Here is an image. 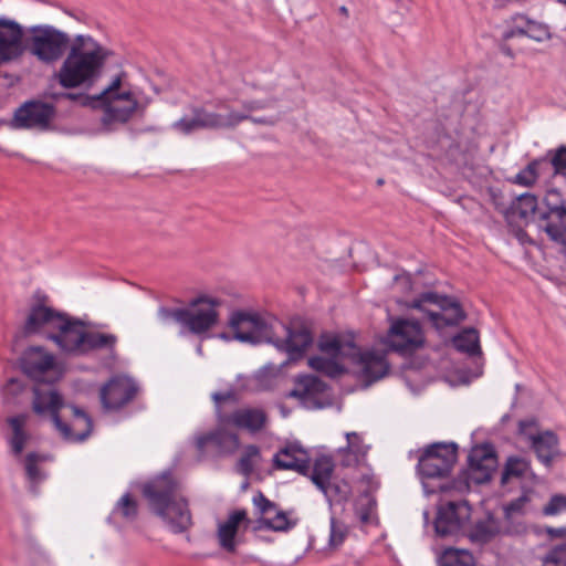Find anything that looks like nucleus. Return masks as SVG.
<instances>
[{
	"mask_svg": "<svg viewBox=\"0 0 566 566\" xmlns=\"http://www.w3.org/2000/svg\"><path fill=\"white\" fill-rule=\"evenodd\" d=\"M300 384L307 387L303 394V408L318 410L332 406V397L327 394L328 386L321 378L314 375L300 376Z\"/></svg>",
	"mask_w": 566,
	"mask_h": 566,
	"instance_id": "c85d7f7f",
	"label": "nucleus"
},
{
	"mask_svg": "<svg viewBox=\"0 0 566 566\" xmlns=\"http://www.w3.org/2000/svg\"><path fill=\"white\" fill-rule=\"evenodd\" d=\"M238 447V434L220 428L196 438L198 460L200 461L232 453Z\"/></svg>",
	"mask_w": 566,
	"mask_h": 566,
	"instance_id": "6ab92c4d",
	"label": "nucleus"
},
{
	"mask_svg": "<svg viewBox=\"0 0 566 566\" xmlns=\"http://www.w3.org/2000/svg\"><path fill=\"white\" fill-rule=\"evenodd\" d=\"M20 368L36 384L53 385L60 377L54 355L41 346H31L22 353Z\"/></svg>",
	"mask_w": 566,
	"mask_h": 566,
	"instance_id": "9b49d317",
	"label": "nucleus"
},
{
	"mask_svg": "<svg viewBox=\"0 0 566 566\" xmlns=\"http://www.w3.org/2000/svg\"><path fill=\"white\" fill-rule=\"evenodd\" d=\"M518 434L523 436L527 442L532 440V437L539 434L538 422L535 418H526L518 421L517 428Z\"/></svg>",
	"mask_w": 566,
	"mask_h": 566,
	"instance_id": "603ef678",
	"label": "nucleus"
},
{
	"mask_svg": "<svg viewBox=\"0 0 566 566\" xmlns=\"http://www.w3.org/2000/svg\"><path fill=\"white\" fill-rule=\"evenodd\" d=\"M56 115V107L40 99H30L13 113L9 126L13 129L48 130Z\"/></svg>",
	"mask_w": 566,
	"mask_h": 566,
	"instance_id": "f8f14e48",
	"label": "nucleus"
},
{
	"mask_svg": "<svg viewBox=\"0 0 566 566\" xmlns=\"http://www.w3.org/2000/svg\"><path fill=\"white\" fill-rule=\"evenodd\" d=\"M221 304L220 298L203 294L191 298L188 307L160 306L157 316L164 325L178 324L180 335L192 334L205 339L219 322Z\"/></svg>",
	"mask_w": 566,
	"mask_h": 566,
	"instance_id": "7ed1b4c3",
	"label": "nucleus"
},
{
	"mask_svg": "<svg viewBox=\"0 0 566 566\" xmlns=\"http://www.w3.org/2000/svg\"><path fill=\"white\" fill-rule=\"evenodd\" d=\"M355 517L361 527H378L380 522L377 514V501L375 497H355L353 503Z\"/></svg>",
	"mask_w": 566,
	"mask_h": 566,
	"instance_id": "f704fd0d",
	"label": "nucleus"
},
{
	"mask_svg": "<svg viewBox=\"0 0 566 566\" xmlns=\"http://www.w3.org/2000/svg\"><path fill=\"white\" fill-rule=\"evenodd\" d=\"M30 36L23 42L24 52L29 51L39 62L53 65L69 51L70 35L51 24H36L28 29Z\"/></svg>",
	"mask_w": 566,
	"mask_h": 566,
	"instance_id": "423d86ee",
	"label": "nucleus"
},
{
	"mask_svg": "<svg viewBox=\"0 0 566 566\" xmlns=\"http://www.w3.org/2000/svg\"><path fill=\"white\" fill-rule=\"evenodd\" d=\"M253 501L261 513L265 515L258 521L259 528L274 532H287L296 526L298 518L294 516L293 511L279 509V506L268 497H253Z\"/></svg>",
	"mask_w": 566,
	"mask_h": 566,
	"instance_id": "4be33fe9",
	"label": "nucleus"
},
{
	"mask_svg": "<svg viewBox=\"0 0 566 566\" xmlns=\"http://www.w3.org/2000/svg\"><path fill=\"white\" fill-rule=\"evenodd\" d=\"M500 522L489 513L485 520L475 523L469 536L474 543L485 544L494 538L500 533Z\"/></svg>",
	"mask_w": 566,
	"mask_h": 566,
	"instance_id": "4c0bfd02",
	"label": "nucleus"
},
{
	"mask_svg": "<svg viewBox=\"0 0 566 566\" xmlns=\"http://www.w3.org/2000/svg\"><path fill=\"white\" fill-rule=\"evenodd\" d=\"M321 352L333 358L352 357L357 354V346L353 342L343 343L336 336H322L318 343Z\"/></svg>",
	"mask_w": 566,
	"mask_h": 566,
	"instance_id": "e433bc0d",
	"label": "nucleus"
},
{
	"mask_svg": "<svg viewBox=\"0 0 566 566\" xmlns=\"http://www.w3.org/2000/svg\"><path fill=\"white\" fill-rule=\"evenodd\" d=\"M250 118L248 113H239L235 111H230L227 115L221 114L220 128L232 129L235 128L239 124Z\"/></svg>",
	"mask_w": 566,
	"mask_h": 566,
	"instance_id": "864d4df0",
	"label": "nucleus"
},
{
	"mask_svg": "<svg viewBox=\"0 0 566 566\" xmlns=\"http://www.w3.org/2000/svg\"><path fill=\"white\" fill-rule=\"evenodd\" d=\"M388 347L401 355H411L424 344L422 327L418 321L398 318L386 336Z\"/></svg>",
	"mask_w": 566,
	"mask_h": 566,
	"instance_id": "ddd939ff",
	"label": "nucleus"
},
{
	"mask_svg": "<svg viewBox=\"0 0 566 566\" xmlns=\"http://www.w3.org/2000/svg\"><path fill=\"white\" fill-rule=\"evenodd\" d=\"M191 117H181L171 127L184 135H189L198 129H220L221 114L209 112L201 106L191 107Z\"/></svg>",
	"mask_w": 566,
	"mask_h": 566,
	"instance_id": "cd10ccee",
	"label": "nucleus"
},
{
	"mask_svg": "<svg viewBox=\"0 0 566 566\" xmlns=\"http://www.w3.org/2000/svg\"><path fill=\"white\" fill-rule=\"evenodd\" d=\"M551 164L556 172L566 169V146H560L551 159Z\"/></svg>",
	"mask_w": 566,
	"mask_h": 566,
	"instance_id": "4d7b16f0",
	"label": "nucleus"
},
{
	"mask_svg": "<svg viewBox=\"0 0 566 566\" xmlns=\"http://www.w3.org/2000/svg\"><path fill=\"white\" fill-rule=\"evenodd\" d=\"M441 566H474L473 555L465 549L446 548L440 557Z\"/></svg>",
	"mask_w": 566,
	"mask_h": 566,
	"instance_id": "a19ab883",
	"label": "nucleus"
},
{
	"mask_svg": "<svg viewBox=\"0 0 566 566\" xmlns=\"http://www.w3.org/2000/svg\"><path fill=\"white\" fill-rule=\"evenodd\" d=\"M353 492L357 495H374L381 488V480L370 467H364L349 480Z\"/></svg>",
	"mask_w": 566,
	"mask_h": 566,
	"instance_id": "72a5a7b5",
	"label": "nucleus"
},
{
	"mask_svg": "<svg viewBox=\"0 0 566 566\" xmlns=\"http://www.w3.org/2000/svg\"><path fill=\"white\" fill-rule=\"evenodd\" d=\"M181 483L174 476L170 470L164 471L149 481L133 482L123 495H175L181 492Z\"/></svg>",
	"mask_w": 566,
	"mask_h": 566,
	"instance_id": "393cba45",
	"label": "nucleus"
},
{
	"mask_svg": "<svg viewBox=\"0 0 566 566\" xmlns=\"http://www.w3.org/2000/svg\"><path fill=\"white\" fill-rule=\"evenodd\" d=\"M295 386L292 390H290L285 397L286 398H295L300 401V405L303 407V394L306 392L307 387H302L300 384V376L295 378Z\"/></svg>",
	"mask_w": 566,
	"mask_h": 566,
	"instance_id": "13d9d810",
	"label": "nucleus"
},
{
	"mask_svg": "<svg viewBox=\"0 0 566 566\" xmlns=\"http://www.w3.org/2000/svg\"><path fill=\"white\" fill-rule=\"evenodd\" d=\"M268 422V415L262 408H239L230 415L220 416V424L234 426L239 429L255 433Z\"/></svg>",
	"mask_w": 566,
	"mask_h": 566,
	"instance_id": "a878e982",
	"label": "nucleus"
},
{
	"mask_svg": "<svg viewBox=\"0 0 566 566\" xmlns=\"http://www.w3.org/2000/svg\"><path fill=\"white\" fill-rule=\"evenodd\" d=\"M339 11L343 13V14H347L348 13V10L346 7H340Z\"/></svg>",
	"mask_w": 566,
	"mask_h": 566,
	"instance_id": "774afa93",
	"label": "nucleus"
},
{
	"mask_svg": "<svg viewBox=\"0 0 566 566\" xmlns=\"http://www.w3.org/2000/svg\"><path fill=\"white\" fill-rule=\"evenodd\" d=\"M514 20H520L522 22H525V36L536 41V42H544L546 40H549L552 38V34L549 32V29L546 24L531 20L528 17L524 14H517Z\"/></svg>",
	"mask_w": 566,
	"mask_h": 566,
	"instance_id": "37998d69",
	"label": "nucleus"
},
{
	"mask_svg": "<svg viewBox=\"0 0 566 566\" xmlns=\"http://www.w3.org/2000/svg\"><path fill=\"white\" fill-rule=\"evenodd\" d=\"M23 27L7 17H0V64L20 59L24 53Z\"/></svg>",
	"mask_w": 566,
	"mask_h": 566,
	"instance_id": "412c9836",
	"label": "nucleus"
},
{
	"mask_svg": "<svg viewBox=\"0 0 566 566\" xmlns=\"http://www.w3.org/2000/svg\"><path fill=\"white\" fill-rule=\"evenodd\" d=\"M312 343L311 331L298 319H293L289 325L277 323L276 327L273 326V338L269 340V344L287 353L291 360L302 358Z\"/></svg>",
	"mask_w": 566,
	"mask_h": 566,
	"instance_id": "9d476101",
	"label": "nucleus"
},
{
	"mask_svg": "<svg viewBox=\"0 0 566 566\" xmlns=\"http://www.w3.org/2000/svg\"><path fill=\"white\" fill-rule=\"evenodd\" d=\"M42 384H38L33 388L32 410L38 416L50 415L54 428L60 432L63 440L67 442H83L85 441L93 430L92 418L77 406H70L76 416V420L84 421V430L75 436L72 432L69 423L64 422L60 417V410L63 407V398L60 392L48 385L42 387Z\"/></svg>",
	"mask_w": 566,
	"mask_h": 566,
	"instance_id": "39448f33",
	"label": "nucleus"
},
{
	"mask_svg": "<svg viewBox=\"0 0 566 566\" xmlns=\"http://www.w3.org/2000/svg\"><path fill=\"white\" fill-rule=\"evenodd\" d=\"M528 480H537L536 475L532 471L531 462L518 455L507 457L501 471V486L505 488L511 483H516L523 489L522 495H528L525 489V483Z\"/></svg>",
	"mask_w": 566,
	"mask_h": 566,
	"instance_id": "bb28decb",
	"label": "nucleus"
},
{
	"mask_svg": "<svg viewBox=\"0 0 566 566\" xmlns=\"http://www.w3.org/2000/svg\"><path fill=\"white\" fill-rule=\"evenodd\" d=\"M346 439L347 446L345 449L353 450L357 455H365L367 453L368 447L363 444V440L357 432H347Z\"/></svg>",
	"mask_w": 566,
	"mask_h": 566,
	"instance_id": "6e6d98bb",
	"label": "nucleus"
},
{
	"mask_svg": "<svg viewBox=\"0 0 566 566\" xmlns=\"http://www.w3.org/2000/svg\"><path fill=\"white\" fill-rule=\"evenodd\" d=\"M85 324L82 319L71 316L67 313L63 316L55 332L49 333L46 338L52 340L62 352L72 355H80L83 348Z\"/></svg>",
	"mask_w": 566,
	"mask_h": 566,
	"instance_id": "a211bd4d",
	"label": "nucleus"
},
{
	"mask_svg": "<svg viewBox=\"0 0 566 566\" xmlns=\"http://www.w3.org/2000/svg\"><path fill=\"white\" fill-rule=\"evenodd\" d=\"M117 342L118 338L115 334L87 331L78 356L87 355L93 350L105 349L109 357L115 360Z\"/></svg>",
	"mask_w": 566,
	"mask_h": 566,
	"instance_id": "473e14b6",
	"label": "nucleus"
},
{
	"mask_svg": "<svg viewBox=\"0 0 566 566\" xmlns=\"http://www.w3.org/2000/svg\"><path fill=\"white\" fill-rule=\"evenodd\" d=\"M459 446L455 442H433L417 451L416 470L426 495L437 493H469L472 486L491 482L499 468L497 452L493 443L482 442L471 447L467 467L457 475L451 472L458 462Z\"/></svg>",
	"mask_w": 566,
	"mask_h": 566,
	"instance_id": "f257e3e1",
	"label": "nucleus"
},
{
	"mask_svg": "<svg viewBox=\"0 0 566 566\" xmlns=\"http://www.w3.org/2000/svg\"><path fill=\"white\" fill-rule=\"evenodd\" d=\"M500 50H501V52H502L504 55H506V56H509V57H511V59H514L515 54H514V52H513V50H512V48H511L510 45H507V44H501Z\"/></svg>",
	"mask_w": 566,
	"mask_h": 566,
	"instance_id": "69168bd1",
	"label": "nucleus"
},
{
	"mask_svg": "<svg viewBox=\"0 0 566 566\" xmlns=\"http://www.w3.org/2000/svg\"><path fill=\"white\" fill-rule=\"evenodd\" d=\"M64 315L65 312L46 306L41 302L32 304L22 326V334L24 336L39 334L46 336L56 331Z\"/></svg>",
	"mask_w": 566,
	"mask_h": 566,
	"instance_id": "aec40b11",
	"label": "nucleus"
},
{
	"mask_svg": "<svg viewBox=\"0 0 566 566\" xmlns=\"http://www.w3.org/2000/svg\"><path fill=\"white\" fill-rule=\"evenodd\" d=\"M335 359L333 357L313 356L308 359V365L312 369L335 378L346 373V368Z\"/></svg>",
	"mask_w": 566,
	"mask_h": 566,
	"instance_id": "ea45409f",
	"label": "nucleus"
},
{
	"mask_svg": "<svg viewBox=\"0 0 566 566\" xmlns=\"http://www.w3.org/2000/svg\"><path fill=\"white\" fill-rule=\"evenodd\" d=\"M243 108L249 113L253 111L264 109L269 107V104L260 99L244 101L242 103Z\"/></svg>",
	"mask_w": 566,
	"mask_h": 566,
	"instance_id": "bf43d9fd",
	"label": "nucleus"
},
{
	"mask_svg": "<svg viewBox=\"0 0 566 566\" xmlns=\"http://www.w3.org/2000/svg\"><path fill=\"white\" fill-rule=\"evenodd\" d=\"M111 54L91 35L77 34L54 78L65 90L91 88L101 78Z\"/></svg>",
	"mask_w": 566,
	"mask_h": 566,
	"instance_id": "f03ea898",
	"label": "nucleus"
},
{
	"mask_svg": "<svg viewBox=\"0 0 566 566\" xmlns=\"http://www.w3.org/2000/svg\"><path fill=\"white\" fill-rule=\"evenodd\" d=\"M531 497H516L510 504L503 506V514L507 522H512L516 516L522 515L526 502Z\"/></svg>",
	"mask_w": 566,
	"mask_h": 566,
	"instance_id": "3c124183",
	"label": "nucleus"
},
{
	"mask_svg": "<svg viewBox=\"0 0 566 566\" xmlns=\"http://www.w3.org/2000/svg\"><path fill=\"white\" fill-rule=\"evenodd\" d=\"M218 337H219V338H221V339H224V340H231V339H234V338H233V336H230V335H229V334H227V333H220V334L218 335Z\"/></svg>",
	"mask_w": 566,
	"mask_h": 566,
	"instance_id": "338daca9",
	"label": "nucleus"
},
{
	"mask_svg": "<svg viewBox=\"0 0 566 566\" xmlns=\"http://www.w3.org/2000/svg\"><path fill=\"white\" fill-rule=\"evenodd\" d=\"M525 34H526L525 22H523L522 25H516V27H513V28L506 30L503 33V40L507 41V40L513 39L515 36H525Z\"/></svg>",
	"mask_w": 566,
	"mask_h": 566,
	"instance_id": "052dcab7",
	"label": "nucleus"
},
{
	"mask_svg": "<svg viewBox=\"0 0 566 566\" xmlns=\"http://www.w3.org/2000/svg\"><path fill=\"white\" fill-rule=\"evenodd\" d=\"M454 348L470 357L481 354L479 332L473 327H467L452 338Z\"/></svg>",
	"mask_w": 566,
	"mask_h": 566,
	"instance_id": "c9c22d12",
	"label": "nucleus"
},
{
	"mask_svg": "<svg viewBox=\"0 0 566 566\" xmlns=\"http://www.w3.org/2000/svg\"><path fill=\"white\" fill-rule=\"evenodd\" d=\"M545 158L534 159L527 164V166L522 169L515 177L512 179V182L515 185H520L523 187L533 186L538 179V166L542 163H545Z\"/></svg>",
	"mask_w": 566,
	"mask_h": 566,
	"instance_id": "c03bdc74",
	"label": "nucleus"
},
{
	"mask_svg": "<svg viewBox=\"0 0 566 566\" xmlns=\"http://www.w3.org/2000/svg\"><path fill=\"white\" fill-rule=\"evenodd\" d=\"M408 306L423 312L437 329L457 326L467 317L459 301L437 292H424Z\"/></svg>",
	"mask_w": 566,
	"mask_h": 566,
	"instance_id": "6e6552de",
	"label": "nucleus"
},
{
	"mask_svg": "<svg viewBox=\"0 0 566 566\" xmlns=\"http://www.w3.org/2000/svg\"><path fill=\"white\" fill-rule=\"evenodd\" d=\"M28 419L29 416L27 413H19L7 418V423L11 429V434L7 437V442L10 446L11 452L17 457L22 454L25 443L30 439V433L25 429Z\"/></svg>",
	"mask_w": 566,
	"mask_h": 566,
	"instance_id": "2f4dec72",
	"label": "nucleus"
},
{
	"mask_svg": "<svg viewBox=\"0 0 566 566\" xmlns=\"http://www.w3.org/2000/svg\"><path fill=\"white\" fill-rule=\"evenodd\" d=\"M122 75H117L96 99L103 105L102 124L112 130L113 124H126L140 109L139 103L129 90H122Z\"/></svg>",
	"mask_w": 566,
	"mask_h": 566,
	"instance_id": "0eeeda50",
	"label": "nucleus"
},
{
	"mask_svg": "<svg viewBox=\"0 0 566 566\" xmlns=\"http://www.w3.org/2000/svg\"><path fill=\"white\" fill-rule=\"evenodd\" d=\"M138 514V503L136 497H119L114 506L109 518H123L126 522H133Z\"/></svg>",
	"mask_w": 566,
	"mask_h": 566,
	"instance_id": "79ce46f5",
	"label": "nucleus"
},
{
	"mask_svg": "<svg viewBox=\"0 0 566 566\" xmlns=\"http://www.w3.org/2000/svg\"><path fill=\"white\" fill-rule=\"evenodd\" d=\"M517 202L514 207L520 219L526 220L528 217L534 216L538 208L537 197L531 192H524L517 197Z\"/></svg>",
	"mask_w": 566,
	"mask_h": 566,
	"instance_id": "a18cd8bd",
	"label": "nucleus"
},
{
	"mask_svg": "<svg viewBox=\"0 0 566 566\" xmlns=\"http://www.w3.org/2000/svg\"><path fill=\"white\" fill-rule=\"evenodd\" d=\"M545 566H566V543L555 546L543 560Z\"/></svg>",
	"mask_w": 566,
	"mask_h": 566,
	"instance_id": "8fccbe9b",
	"label": "nucleus"
},
{
	"mask_svg": "<svg viewBox=\"0 0 566 566\" xmlns=\"http://www.w3.org/2000/svg\"><path fill=\"white\" fill-rule=\"evenodd\" d=\"M140 388L126 375L113 376L99 390V400L106 411H119L132 402Z\"/></svg>",
	"mask_w": 566,
	"mask_h": 566,
	"instance_id": "f3484780",
	"label": "nucleus"
},
{
	"mask_svg": "<svg viewBox=\"0 0 566 566\" xmlns=\"http://www.w3.org/2000/svg\"><path fill=\"white\" fill-rule=\"evenodd\" d=\"M45 458L35 452H30L25 457V472L29 480L33 483L40 482L43 480V476L40 472L38 463L43 461Z\"/></svg>",
	"mask_w": 566,
	"mask_h": 566,
	"instance_id": "de8ad7c7",
	"label": "nucleus"
},
{
	"mask_svg": "<svg viewBox=\"0 0 566 566\" xmlns=\"http://www.w3.org/2000/svg\"><path fill=\"white\" fill-rule=\"evenodd\" d=\"M228 324L233 331V338L241 343L256 345L273 338V325H269L258 313L234 311Z\"/></svg>",
	"mask_w": 566,
	"mask_h": 566,
	"instance_id": "1a4fd4ad",
	"label": "nucleus"
},
{
	"mask_svg": "<svg viewBox=\"0 0 566 566\" xmlns=\"http://www.w3.org/2000/svg\"><path fill=\"white\" fill-rule=\"evenodd\" d=\"M247 120H250L252 122L253 124H256V125H273L274 124V120L269 118V117H265V116H262V117H253L250 115V118H248Z\"/></svg>",
	"mask_w": 566,
	"mask_h": 566,
	"instance_id": "0e129e2a",
	"label": "nucleus"
},
{
	"mask_svg": "<svg viewBox=\"0 0 566 566\" xmlns=\"http://www.w3.org/2000/svg\"><path fill=\"white\" fill-rule=\"evenodd\" d=\"M471 511V505L464 497L440 503L434 518L437 535L440 537L457 535L469 522Z\"/></svg>",
	"mask_w": 566,
	"mask_h": 566,
	"instance_id": "dca6fc26",
	"label": "nucleus"
},
{
	"mask_svg": "<svg viewBox=\"0 0 566 566\" xmlns=\"http://www.w3.org/2000/svg\"><path fill=\"white\" fill-rule=\"evenodd\" d=\"M328 504L332 511H334V507L340 506L344 507L346 503L348 502L349 497H327Z\"/></svg>",
	"mask_w": 566,
	"mask_h": 566,
	"instance_id": "680f3d73",
	"label": "nucleus"
},
{
	"mask_svg": "<svg viewBox=\"0 0 566 566\" xmlns=\"http://www.w3.org/2000/svg\"><path fill=\"white\" fill-rule=\"evenodd\" d=\"M149 510L160 517L174 533L187 531L191 513L185 497H147Z\"/></svg>",
	"mask_w": 566,
	"mask_h": 566,
	"instance_id": "4468645a",
	"label": "nucleus"
},
{
	"mask_svg": "<svg viewBox=\"0 0 566 566\" xmlns=\"http://www.w3.org/2000/svg\"><path fill=\"white\" fill-rule=\"evenodd\" d=\"M329 524L328 546L331 548H338L348 535V527L344 523L338 522L334 513L331 516Z\"/></svg>",
	"mask_w": 566,
	"mask_h": 566,
	"instance_id": "49530a36",
	"label": "nucleus"
},
{
	"mask_svg": "<svg viewBox=\"0 0 566 566\" xmlns=\"http://www.w3.org/2000/svg\"><path fill=\"white\" fill-rule=\"evenodd\" d=\"M350 359L359 366L358 378L365 386H370L380 380L389 373V364L386 357L371 350L360 352L352 355Z\"/></svg>",
	"mask_w": 566,
	"mask_h": 566,
	"instance_id": "b1692460",
	"label": "nucleus"
},
{
	"mask_svg": "<svg viewBox=\"0 0 566 566\" xmlns=\"http://www.w3.org/2000/svg\"><path fill=\"white\" fill-rule=\"evenodd\" d=\"M340 459L335 463L332 457L321 455L313 462L311 481L318 491L328 495H350L353 489L350 479L364 467L359 465L358 455L345 448L338 450Z\"/></svg>",
	"mask_w": 566,
	"mask_h": 566,
	"instance_id": "20e7f679",
	"label": "nucleus"
},
{
	"mask_svg": "<svg viewBox=\"0 0 566 566\" xmlns=\"http://www.w3.org/2000/svg\"><path fill=\"white\" fill-rule=\"evenodd\" d=\"M528 443L538 461L546 468H551L554 460L559 455V438L551 430L543 431L536 434V437H532Z\"/></svg>",
	"mask_w": 566,
	"mask_h": 566,
	"instance_id": "7c9ffc66",
	"label": "nucleus"
},
{
	"mask_svg": "<svg viewBox=\"0 0 566 566\" xmlns=\"http://www.w3.org/2000/svg\"><path fill=\"white\" fill-rule=\"evenodd\" d=\"M544 203L547 209L538 212V228L545 231L552 241L566 244V207L559 199L558 191H547Z\"/></svg>",
	"mask_w": 566,
	"mask_h": 566,
	"instance_id": "2eb2a0df",
	"label": "nucleus"
},
{
	"mask_svg": "<svg viewBox=\"0 0 566 566\" xmlns=\"http://www.w3.org/2000/svg\"><path fill=\"white\" fill-rule=\"evenodd\" d=\"M276 470H292L311 479V459L306 450L298 442L287 443L281 448L272 459Z\"/></svg>",
	"mask_w": 566,
	"mask_h": 566,
	"instance_id": "5701e85b",
	"label": "nucleus"
},
{
	"mask_svg": "<svg viewBox=\"0 0 566 566\" xmlns=\"http://www.w3.org/2000/svg\"><path fill=\"white\" fill-rule=\"evenodd\" d=\"M72 416H73V421L71 424H69L72 429V432L77 436L80 434L83 430H84V421H77L76 420V416L74 415V412L72 411Z\"/></svg>",
	"mask_w": 566,
	"mask_h": 566,
	"instance_id": "e2e57ef3",
	"label": "nucleus"
},
{
	"mask_svg": "<svg viewBox=\"0 0 566 566\" xmlns=\"http://www.w3.org/2000/svg\"><path fill=\"white\" fill-rule=\"evenodd\" d=\"M261 461L262 455L260 448L255 444H249L244 448L239 459L238 471L248 478L250 474H252Z\"/></svg>",
	"mask_w": 566,
	"mask_h": 566,
	"instance_id": "58836bf2",
	"label": "nucleus"
},
{
	"mask_svg": "<svg viewBox=\"0 0 566 566\" xmlns=\"http://www.w3.org/2000/svg\"><path fill=\"white\" fill-rule=\"evenodd\" d=\"M212 400L214 401V405H216V416H217V419H218V422L220 423V416L221 415H230L229 412H226L223 409H222V405L230 401L234 405H237L239 402V398H238V395L234 390H228L226 392H214L212 394L211 396Z\"/></svg>",
	"mask_w": 566,
	"mask_h": 566,
	"instance_id": "09e8293b",
	"label": "nucleus"
},
{
	"mask_svg": "<svg viewBox=\"0 0 566 566\" xmlns=\"http://www.w3.org/2000/svg\"><path fill=\"white\" fill-rule=\"evenodd\" d=\"M53 98L57 99V98H64V99H69V101H72V102H75L77 103L78 105L81 106H91L93 105L94 102H96V96H90L85 93H73V92H63V93H57V94H54L53 95Z\"/></svg>",
	"mask_w": 566,
	"mask_h": 566,
	"instance_id": "5fc2aeb1",
	"label": "nucleus"
},
{
	"mask_svg": "<svg viewBox=\"0 0 566 566\" xmlns=\"http://www.w3.org/2000/svg\"><path fill=\"white\" fill-rule=\"evenodd\" d=\"M249 518L245 510H234L229 513L227 520L219 523L217 538L220 547L228 553L237 551V534L242 524L244 528L249 526Z\"/></svg>",
	"mask_w": 566,
	"mask_h": 566,
	"instance_id": "c756f323",
	"label": "nucleus"
}]
</instances>
